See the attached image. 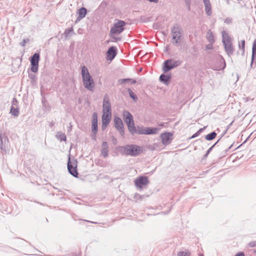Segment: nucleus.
Returning a JSON list of instances; mask_svg holds the SVG:
<instances>
[{
	"instance_id": "f257e3e1",
	"label": "nucleus",
	"mask_w": 256,
	"mask_h": 256,
	"mask_svg": "<svg viewBox=\"0 0 256 256\" xmlns=\"http://www.w3.org/2000/svg\"><path fill=\"white\" fill-rule=\"evenodd\" d=\"M118 151L122 155L135 157L143 152V148L136 144H126L119 146Z\"/></svg>"
},
{
	"instance_id": "f03ea898",
	"label": "nucleus",
	"mask_w": 256,
	"mask_h": 256,
	"mask_svg": "<svg viewBox=\"0 0 256 256\" xmlns=\"http://www.w3.org/2000/svg\"><path fill=\"white\" fill-rule=\"evenodd\" d=\"M81 74L84 88L90 92H94L95 86L94 80L86 66L82 67Z\"/></svg>"
},
{
	"instance_id": "7ed1b4c3",
	"label": "nucleus",
	"mask_w": 256,
	"mask_h": 256,
	"mask_svg": "<svg viewBox=\"0 0 256 256\" xmlns=\"http://www.w3.org/2000/svg\"><path fill=\"white\" fill-rule=\"evenodd\" d=\"M172 42L174 45L178 46L180 44V38L182 34V30L178 24H175L171 29Z\"/></svg>"
},
{
	"instance_id": "20e7f679",
	"label": "nucleus",
	"mask_w": 256,
	"mask_h": 256,
	"mask_svg": "<svg viewBox=\"0 0 256 256\" xmlns=\"http://www.w3.org/2000/svg\"><path fill=\"white\" fill-rule=\"evenodd\" d=\"M126 23L122 20H118L114 24V26L110 30V34H119L124 30V26Z\"/></svg>"
},
{
	"instance_id": "39448f33",
	"label": "nucleus",
	"mask_w": 256,
	"mask_h": 256,
	"mask_svg": "<svg viewBox=\"0 0 256 256\" xmlns=\"http://www.w3.org/2000/svg\"><path fill=\"white\" fill-rule=\"evenodd\" d=\"M40 58V54L36 52L30 58L31 66L30 70L33 72H36L38 71Z\"/></svg>"
},
{
	"instance_id": "423d86ee",
	"label": "nucleus",
	"mask_w": 256,
	"mask_h": 256,
	"mask_svg": "<svg viewBox=\"0 0 256 256\" xmlns=\"http://www.w3.org/2000/svg\"><path fill=\"white\" fill-rule=\"evenodd\" d=\"M77 160H74L71 162L70 158L68 162V170L69 173L75 178H78V173L77 170Z\"/></svg>"
},
{
	"instance_id": "0eeeda50",
	"label": "nucleus",
	"mask_w": 256,
	"mask_h": 256,
	"mask_svg": "<svg viewBox=\"0 0 256 256\" xmlns=\"http://www.w3.org/2000/svg\"><path fill=\"white\" fill-rule=\"evenodd\" d=\"M102 113L104 112L106 114H111L112 112V108L111 104L110 102L109 96L106 94L104 96L103 100V104H102Z\"/></svg>"
},
{
	"instance_id": "6e6552de",
	"label": "nucleus",
	"mask_w": 256,
	"mask_h": 256,
	"mask_svg": "<svg viewBox=\"0 0 256 256\" xmlns=\"http://www.w3.org/2000/svg\"><path fill=\"white\" fill-rule=\"evenodd\" d=\"M98 130V114L94 112L92 114V135L94 136V140H96V136Z\"/></svg>"
},
{
	"instance_id": "1a4fd4ad",
	"label": "nucleus",
	"mask_w": 256,
	"mask_h": 256,
	"mask_svg": "<svg viewBox=\"0 0 256 256\" xmlns=\"http://www.w3.org/2000/svg\"><path fill=\"white\" fill-rule=\"evenodd\" d=\"M160 138L162 143L164 146L170 144L173 140L172 134L170 132H164L161 134Z\"/></svg>"
},
{
	"instance_id": "9d476101",
	"label": "nucleus",
	"mask_w": 256,
	"mask_h": 256,
	"mask_svg": "<svg viewBox=\"0 0 256 256\" xmlns=\"http://www.w3.org/2000/svg\"><path fill=\"white\" fill-rule=\"evenodd\" d=\"M149 182L148 179L146 176H140L134 180V184L136 188L140 189L147 185Z\"/></svg>"
},
{
	"instance_id": "9b49d317",
	"label": "nucleus",
	"mask_w": 256,
	"mask_h": 256,
	"mask_svg": "<svg viewBox=\"0 0 256 256\" xmlns=\"http://www.w3.org/2000/svg\"><path fill=\"white\" fill-rule=\"evenodd\" d=\"M18 101L16 98H12V106L10 109V113L14 116H18L19 115V106Z\"/></svg>"
},
{
	"instance_id": "f8f14e48",
	"label": "nucleus",
	"mask_w": 256,
	"mask_h": 256,
	"mask_svg": "<svg viewBox=\"0 0 256 256\" xmlns=\"http://www.w3.org/2000/svg\"><path fill=\"white\" fill-rule=\"evenodd\" d=\"M112 118V114H106L104 112L102 114V130H104L106 128H107L108 124L110 122Z\"/></svg>"
},
{
	"instance_id": "ddd939ff",
	"label": "nucleus",
	"mask_w": 256,
	"mask_h": 256,
	"mask_svg": "<svg viewBox=\"0 0 256 256\" xmlns=\"http://www.w3.org/2000/svg\"><path fill=\"white\" fill-rule=\"evenodd\" d=\"M117 54V49L115 46L110 47L106 54V58L108 60H112Z\"/></svg>"
},
{
	"instance_id": "4468645a",
	"label": "nucleus",
	"mask_w": 256,
	"mask_h": 256,
	"mask_svg": "<svg viewBox=\"0 0 256 256\" xmlns=\"http://www.w3.org/2000/svg\"><path fill=\"white\" fill-rule=\"evenodd\" d=\"M123 120L126 124L134 122L132 115L128 110H124L122 112Z\"/></svg>"
},
{
	"instance_id": "2eb2a0df",
	"label": "nucleus",
	"mask_w": 256,
	"mask_h": 256,
	"mask_svg": "<svg viewBox=\"0 0 256 256\" xmlns=\"http://www.w3.org/2000/svg\"><path fill=\"white\" fill-rule=\"evenodd\" d=\"M174 61L173 58H170L164 61L162 65V71L164 72H167L173 69L172 67V62Z\"/></svg>"
},
{
	"instance_id": "dca6fc26",
	"label": "nucleus",
	"mask_w": 256,
	"mask_h": 256,
	"mask_svg": "<svg viewBox=\"0 0 256 256\" xmlns=\"http://www.w3.org/2000/svg\"><path fill=\"white\" fill-rule=\"evenodd\" d=\"M224 50L226 54L230 56L234 54V48L232 46V43L231 41L224 42Z\"/></svg>"
},
{
	"instance_id": "f3484780",
	"label": "nucleus",
	"mask_w": 256,
	"mask_h": 256,
	"mask_svg": "<svg viewBox=\"0 0 256 256\" xmlns=\"http://www.w3.org/2000/svg\"><path fill=\"white\" fill-rule=\"evenodd\" d=\"M87 14V10L84 7H82L78 10L77 14L78 18L76 20V22H79L82 19L84 18Z\"/></svg>"
},
{
	"instance_id": "a211bd4d",
	"label": "nucleus",
	"mask_w": 256,
	"mask_h": 256,
	"mask_svg": "<svg viewBox=\"0 0 256 256\" xmlns=\"http://www.w3.org/2000/svg\"><path fill=\"white\" fill-rule=\"evenodd\" d=\"M172 76L170 74H160L159 80L165 85H168L171 80Z\"/></svg>"
},
{
	"instance_id": "6ab92c4d",
	"label": "nucleus",
	"mask_w": 256,
	"mask_h": 256,
	"mask_svg": "<svg viewBox=\"0 0 256 256\" xmlns=\"http://www.w3.org/2000/svg\"><path fill=\"white\" fill-rule=\"evenodd\" d=\"M159 130L156 128L148 127L144 128V130L141 131L140 133L144 134H156Z\"/></svg>"
},
{
	"instance_id": "aec40b11",
	"label": "nucleus",
	"mask_w": 256,
	"mask_h": 256,
	"mask_svg": "<svg viewBox=\"0 0 256 256\" xmlns=\"http://www.w3.org/2000/svg\"><path fill=\"white\" fill-rule=\"evenodd\" d=\"M101 154L104 158H106L108 156V146L106 142H104L102 144Z\"/></svg>"
},
{
	"instance_id": "412c9836",
	"label": "nucleus",
	"mask_w": 256,
	"mask_h": 256,
	"mask_svg": "<svg viewBox=\"0 0 256 256\" xmlns=\"http://www.w3.org/2000/svg\"><path fill=\"white\" fill-rule=\"evenodd\" d=\"M114 126L118 130H121L122 128H124L123 122L120 118L118 116L114 117Z\"/></svg>"
},
{
	"instance_id": "4be33fe9",
	"label": "nucleus",
	"mask_w": 256,
	"mask_h": 256,
	"mask_svg": "<svg viewBox=\"0 0 256 256\" xmlns=\"http://www.w3.org/2000/svg\"><path fill=\"white\" fill-rule=\"evenodd\" d=\"M128 127V130L132 134L134 135L136 134V127L134 126V122L130 124H127Z\"/></svg>"
},
{
	"instance_id": "5701e85b",
	"label": "nucleus",
	"mask_w": 256,
	"mask_h": 256,
	"mask_svg": "<svg viewBox=\"0 0 256 256\" xmlns=\"http://www.w3.org/2000/svg\"><path fill=\"white\" fill-rule=\"evenodd\" d=\"M222 42L224 44V42H228L230 41V37L228 34L225 31H222Z\"/></svg>"
},
{
	"instance_id": "b1692460",
	"label": "nucleus",
	"mask_w": 256,
	"mask_h": 256,
	"mask_svg": "<svg viewBox=\"0 0 256 256\" xmlns=\"http://www.w3.org/2000/svg\"><path fill=\"white\" fill-rule=\"evenodd\" d=\"M56 137L58 140H59L60 142L66 141V136L64 134L60 132H57L56 135Z\"/></svg>"
},
{
	"instance_id": "393cba45",
	"label": "nucleus",
	"mask_w": 256,
	"mask_h": 256,
	"mask_svg": "<svg viewBox=\"0 0 256 256\" xmlns=\"http://www.w3.org/2000/svg\"><path fill=\"white\" fill-rule=\"evenodd\" d=\"M216 133L214 131L205 136V138L207 140H214L216 136Z\"/></svg>"
},
{
	"instance_id": "a878e982",
	"label": "nucleus",
	"mask_w": 256,
	"mask_h": 256,
	"mask_svg": "<svg viewBox=\"0 0 256 256\" xmlns=\"http://www.w3.org/2000/svg\"><path fill=\"white\" fill-rule=\"evenodd\" d=\"M8 143V139L4 135H2L0 132V146L4 145V144Z\"/></svg>"
},
{
	"instance_id": "bb28decb",
	"label": "nucleus",
	"mask_w": 256,
	"mask_h": 256,
	"mask_svg": "<svg viewBox=\"0 0 256 256\" xmlns=\"http://www.w3.org/2000/svg\"><path fill=\"white\" fill-rule=\"evenodd\" d=\"M207 40L210 43H213L214 42V37L212 32L210 30L206 33Z\"/></svg>"
},
{
	"instance_id": "cd10ccee",
	"label": "nucleus",
	"mask_w": 256,
	"mask_h": 256,
	"mask_svg": "<svg viewBox=\"0 0 256 256\" xmlns=\"http://www.w3.org/2000/svg\"><path fill=\"white\" fill-rule=\"evenodd\" d=\"M128 92L130 98H132L134 101L138 100V97L132 91V90L130 88H128Z\"/></svg>"
},
{
	"instance_id": "c85d7f7f",
	"label": "nucleus",
	"mask_w": 256,
	"mask_h": 256,
	"mask_svg": "<svg viewBox=\"0 0 256 256\" xmlns=\"http://www.w3.org/2000/svg\"><path fill=\"white\" fill-rule=\"evenodd\" d=\"M8 143L4 144V145L0 146V150L4 153L6 154L9 151Z\"/></svg>"
},
{
	"instance_id": "c756f323",
	"label": "nucleus",
	"mask_w": 256,
	"mask_h": 256,
	"mask_svg": "<svg viewBox=\"0 0 256 256\" xmlns=\"http://www.w3.org/2000/svg\"><path fill=\"white\" fill-rule=\"evenodd\" d=\"M256 58V49H252V55L250 66H252L254 59Z\"/></svg>"
},
{
	"instance_id": "7c9ffc66",
	"label": "nucleus",
	"mask_w": 256,
	"mask_h": 256,
	"mask_svg": "<svg viewBox=\"0 0 256 256\" xmlns=\"http://www.w3.org/2000/svg\"><path fill=\"white\" fill-rule=\"evenodd\" d=\"M205 11L206 14L208 16H210L212 14V6H205Z\"/></svg>"
},
{
	"instance_id": "2f4dec72",
	"label": "nucleus",
	"mask_w": 256,
	"mask_h": 256,
	"mask_svg": "<svg viewBox=\"0 0 256 256\" xmlns=\"http://www.w3.org/2000/svg\"><path fill=\"white\" fill-rule=\"evenodd\" d=\"M181 62H182L180 60H174V61L172 63V68H176L178 66H179L180 65Z\"/></svg>"
},
{
	"instance_id": "473e14b6",
	"label": "nucleus",
	"mask_w": 256,
	"mask_h": 256,
	"mask_svg": "<svg viewBox=\"0 0 256 256\" xmlns=\"http://www.w3.org/2000/svg\"><path fill=\"white\" fill-rule=\"evenodd\" d=\"M238 46L240 49H242V50L243 54L244 52L245 48V41L244 40H241L240 42L239 43Z\"/></svg>"
},
{
	"instance_id": "72a5a7b5",
	"label": "nucleus",
	"mask_w": 256,
	"mask_h": 256,
	"mask_svg": "<svg viewBox=\"0 0 256 256\" xmlns=\"http://www.w3.org/2000/svg\"><path fill=\"white\" fill-rule=\"evenodd\" d=\"M130 80V78H129L120 79L118 80V82L119 84H124L125 82H128Z\"/></svg>"
},
{
	"instance_id": "f704fd0d",
	"label": "nucleus",
	"mask_w": 256,
	"mask_h": 256,
	"mask_svg": "<svg viewBox=\"0 0 256 256\" xmlns=\"http://www.w3.org/2000/svg\"><path fill=\"white\" fill-rule=\"evenodd\" d=\"M144 196H142V195L140 194H139L136 193L134 195V198L136 200H141L142 199Z\"/></svg>"
},
{
	"instance_id": "c9c22d12",
	"label": "nucleus",
	"mask_w": 256,
	"mask_h": 256,
	"mask_svg": "<svg viewBox=\"0 0 256 256\" xmlns=\"http://www.w3.org/2000/svg\"><path fill=\"white\" fill-rule=\"evenodd\" d=\"M28 77L30 79V80L33 82H36V77L34 74H29Z\"/></svg>"
},
{
	"instance_id": "e433bc0d",
	"label": "nucleus",
	"mask_w": 256,
	"mask_h": 256,
	"mask_svg": "<svg viewBox=\"0 0 256 256\" xmlns=\"http://www.w3.org/2000/svg\"><path fill=\"white\" fill-rule=\"evenodd\" d=\"M220 138L218 139L216 142L210 148L207 152H206V153H207V154H208L212 150V148L217 144L218 142L220 141Z\"/></svg>"
},
{
	"instance_id": "4c0bfd02",
	"label": "nucleus",
	"mask_w": 256,
	"mask_h": 256,
	"mask_svg": "<svg viewBox=\"0 0 256 256\" xmlns=\"http://www.w3.org/2000/svg\"><path fill=\"white\" fill-rule=\"evenodd\" d=\"M30 41V39L27 38H24L22 40V41L20 43V45L22 46V47H24L25 46H26V44L28 42Z\"/></svg>"
},
{
	"instance_id": "58836bf2",
	"label": "nucleus",
	"mask_w": 256,
	"mask_h": 256,
	"mask_svg": "<svg viewBox=\"0 0 256 256\" xmlns=\"http://www.w3.org/2000/svg\"><path fill=\"white\" fill-rule=\"evenodd\" d=\"M144 130V128H141L140 126L136 127V134H144L140 133L141 131H143Z\"/></svg>"
},
{
	"instance_id": "ea45409f",
	"label": "nucleus",
	"mask_w": 256,
	"mask_h": 256,
	"mask_svg": "<svg viewBox=\"0 0 256 256\" xmlns=\"http://www.w3.org/2000/svg\"><path fill=\"white\" fill-rule=\"evenodd\" d=\"M184 2L187 6V8L188 10H190V0H184Z\"/></svg>"
},
{
	"instance_id": "a19ab883",
	"label": "nucleus",
	"mask_w": 256,
	"mask_h": 256,
	"mask_svg": "<svg viewBox=\"0 0 256 256\" xmlns=\"http://www.w3.org/2000/svg\"><path fill=\"white\" fill-rule=\"evenodd\" d=\"M178 256H190V254L184 252H180L178 254Z\"/></svg>"
},
{
	"instance_id": "79ce46f5",
	"label": "nucleus",
	"mask_w": 256,
	"mask_h": 256,
	"mask_svg": "<svg viewBox=\"0 0 256 256\" xmlns=\"http://www.w3.org/2000/svg\"><path fill=\"white\" fill-rule=\"evenodd\" d=\"M204 6H210L211 4L210 0H202Z\"/></svg>"
},
{
	"instance_id": "37998d69",
	"label": "nucleus",
	"mask_w": 256,
	"mask_h": 256,
	"mask_svg": "<svg viewBox=\"0 0 256 256\" xmlns=\"http://www.w3.org/2000/svg\"><path fill=\"white\" fill-rule=\"evenodd\" d=\"M248 246L251 248H253L256 246V240L250 242L248 244Z\"/></svg>"
},
{
	"instance_id": "c03bdc74",
	"label": "nucleus",
	"mask_w": 256,
	"mask_h": 256,
	"mask_svg": "<svg viewBox=\"0 0 256 256\" xmlns=\"http://www.w3.org/2000/svg\"><path fill=\"white\" fill-rule=\"evenodd\" d=\"M213 48L212 43L209 44L206 46V50H211Z\"/></svg>"
},
{
	"instance_id": "a18cd8bd",
	"label": "nucleus",
	"mask_w": 256,
	"mask_h": 256,
	"mask_svg": "<svg viewBox=\"0 0 256 256\" xmlns=\"http://www.w3.org/2000/svg\"><path fill=\"white\" fill-rule=\"evenodd\" d=\"M220 62L222 63H223V66H222V69H224L226 68V62H225L224 58H222V57L220 58Z\"/></svg>"
},
{
	"instance_id": "49530a36",
	"label": "nucleus",
	"mask_w": 256,
	"mask_h": 256,
	"mask_svg": "<svg viewBox=\"0 0 256 256\" xmlns=\"http://www.w3.org/2000/svg\"><path fill=\"white\" fill-rule=\"evenodd\" d=\"M231 22H232V19L229 18H226L224 20V23H226V24H229Z\"/></svg>"
},
{
	"instance_id": "de8ad7c7",
	"label": "nucleus",
	"mask_w": 256,
	"mask_h": 256,
	"mask_svg": "<svg viewBox=\"0 0 256 256\" xmlns=\"http://www.w3.org/2000/svg\"><path fill=\"white\" fill-rule=\"evenodd\" d=\"M234 256H245V254L242 252H239L236 254Z\"/></svg>"
},
{
	"instance_id": "09e8293b",
	"label": "nucleus",
	"mask_w": 256,
	"mask_h": 256,
	"mask_svg": "<svg viewBox=\"0 0 256 256\" xmlns=\"http://www.w3.org/2000/svg\"><path fill=\"white\" fill-rule=\"evenodd\" d=\"M120 133V134H121V136H124V128H122V129H120L118 130Z\"/></svg>"
},
{
	"instance_id": "8fccbe9b",
	"label": "nucleus",
	"mask_w": 256,
	"mask_h": 256,
	"mask_svg": "<svg viewBox=\"0 0 256 256\" xmlns=\"http://www.w3.org/2000/svg\"><path fill=\"white\" fill-rule=\"evenodd\" d=\"M206 128V126L204 127L203 128H200L198 131L197 132H198V134H200V133Z\"/></svg>"
},
{
	"instance_id": "3c124183",
	"label": "nucleus",
	"mask_w": 256,
	"mask_h": 256,
	"mask_svg": "<svg viewBox=\"0 0 256 256\" xmlns=\"http://www.w3.org/2000/svg\"><path fill=\"white\" fill-rule=\"evenodd\" d=\"M128 82H130L131 83V84H134L136 83V81L135 80L130 78V80H129Z\"/></svg>"
},
{
	"instance_id": "603ef678",
	"label": "nucleus",
	"mask_w": 256,
	"mask_h": 256,
	"mask_svg": "<svg viewBox=\"0 0 256 256\" xmlns=\"http://www.w3.org/2000/svg\"><path fill=\"white\" fill-rule=\"evenodd\" d=\"M200 134H198V132H196L195 134H194L190 138H196Z\"/></svg>"
},
{
	"instance_id": "864d4df0",
	"label": "nucleus",
	"mask_w": 256,
	"mask_h": 256,
	"mask_svg": "<svg viewBox=\"0 0 256 256\" xmlns=\"http://www.w3.org/2000/svg\"><path fill=\"white\" fill-rule=\"evenodd\" d=\"M232 144H230L228 148H226L224 150L226 151V152H228L229 150H230L232 147Z\"/></svg>"
},
{
	"instance_id": "5fc2aeb1",
	"label": "nucleus",
	"mask_w": 256,
	"mask_h": 256,
	"mask_svg": "<svg viewBox=\"0 0 256 256\" xmlns=\"http://www.w3.org/2000/svg\"><path fill=\"white\" fill-rule=\"evenodd\" d=\"M148 2H150L158 3V0H148Z\"/></svg>"
},
{
	"instance_id": "6e6d98bb",
	"label": "nucleus",
	"mask_w": 256,
	"mask_h": 256,
	"mask_svg": "<svg viewBox=\"0 0 256 256\" xmlns=\"http://www.w3.org/2000/svg\"><path fill=\"white\" fill-rule=\"evenodd\" d=\"M252 49H256V42L254 41L252 44Z\"/></svg>"
},
{
	"instance_id": "4d7b16f0",
	"label": "nucleus",
	"mask_w": 256,
	"mask_h": 256,
	"mask_svg": "<svg viewBox=\"0 0 256 256\" xmlns=\"http://www.w3.org/2000/svg\"><path fill=\"white\" fill-rule=\"evenodd\" d=\"M66 30L68 31V32H72L73 30V29L72 28H68V29Z\"/></svg>"
},
{
	"instance_id": "13d9d810",
	"label": "nucleus",
	"mask_w": 256,
	"mask_h": 256,
	"mask_svg": "<svg viewBox=\"0 0 256 256\" xmlns=\"http://www.w3.org/2000/svg\"><path fill=\"white\" fill-rule=\"evenodd\" d=\"M208 155V154H207V153L206 152V154L204 156V158H206Z\"/></svg>"
},
{
	"instance_id": "bf43d9fd",
	"label": "nucleus",
	"mask_w": 256,
	"mask_h": 256,
	"mask_svg": "<svg viewBox=\"0 0 256 256\" xmlns=\"http://www.w3.org/2000/svg\"><path fill=\"white\" fill-rule=\"evenodd\" d=\"M86 222H91V223H94V222H91V221H88V220H86Z\"/></svg>"
},
{
	"instance_id": "052dcab7",
	"label": "nucleus",
	"mask_w": 256,
	"mask_h": 256,
	"mask_svg": "<svg viewBox=\"0 0 256 256\" xmlns=\"http://www.w3.org/2000/svg\"><path fill=\"white\" fill-rule=\"evenodd\" d=\"M114 38L116 40H120V38Z\"/></svg>"
},
{
	"instance_id": "680f3d73",
	"label": "nucleus",
	"mask_w": 256,
	"mask_h": 256,
	"mask_svg": "<svg viewBox=\"0 0 256 256\" xmlns=\"http://www.w3.org/2000/svg\"><path fill=\"white\" fill-rule=\"evenodd\" d=\"M116 141V139L114 137V140H113V141Z\"/></svg>"
},
{
	"instance_id": "e2e57ef3",
	"label": "nucleus",
	"mask_w": 256,
	"mask_h": 256,
	"mask_svg": "<svg viewBox=\"0 0 256 256\" xmlns=\"http://www.w3.org/2000/svg\"><path fill=\"white\" fill-rule=\"evenodd\" d=\"M116 141V139L114 137V140H113V141Z\"/></svg>"
},
{
	"instance_id": "0e129e2a",
	"label": "nucleus",
	"mask_w": 256,
	"mask_h": 256,
	"mask_svg": "<svg viewBox=\"0 0 256 256\" xmlns=\"http://www.w3.org/2000/svg\"><path fill=\"white\" fill-rule=\"evenodd\" d=\"M78 256V255H77V256Z\"/></svg>"
}]
</instances>
